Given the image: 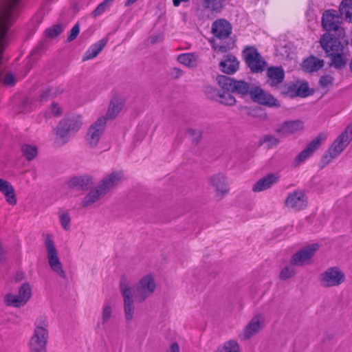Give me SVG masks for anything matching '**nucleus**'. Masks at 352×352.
Instances as JSON below:
<instances>
[{"label":"nucleus","mask_w":352,"mask_h":352,"mask_svg":"<svg viewBox=\"0 0 352 352\" xmlns=\"http://www.w3.org/2000/svg\"><path fill=\"white\" fill-rule=\"evenodd\" d=\"M327 135L324 133L318 134L307 146L311 152L314 153L327 140Z\"/></svg>","instance_id":"nucleus-38"},{"label":"nucleus","mask_w":352,"mask_h":352,"mask_svg":"<svg viewBox=\"0 0 352 352\" xmlns=\"http://www.w3.org/2000/svg\"><path fill=\"white\" fill-rule=\"evenodd\" d=\"M339 12L345 21L352 23V0H342L339 6Z\"/></svg>","instance_id":"nucleus-30"},{"label":"nucleus","mask_w":352,"mask_h":352,"mask_svg":"<svg viewBox=\"0 0 352 352\" xmlns=\"http://www.w3.org/2000/svg\"><path fill=\"white\" fill-rule=\"evenodd\" d=\"M221 89L222 91H219L217 94L215 99L223 104L229 106L234 105L236 103V99L231 94L230 92H232V91H227L222 88Z\"/></svg>","instance_id":"nucleus-33"},{"label":"nucleus","mask_w":352,"mask_h":352,"mask_svg":"<svg viewBox=\"0 0 352 352\" xmlns=\"http://www.w3.org/2000/svg\"><path fill=\"white\" fill-rule=\"evenodd\" d=\"M106 192L102 188H100L98 184L94 188L89 190L87 195L83 197L81 205L83 207H89L99 201Z\"/></svg>","instance_id":"nucleus-21"},{"label":"nucleus","mask_w":352,"mask_h":352,"mask_svg":"<svg viewBox=\"0 0 352 352\" xmlns=\"http://www.w3.org/2000/svg\"><path fill=\"white\" fill-rule=\"evenodd\" d=\"M105 126V118H99L94 124L91 126L86 138L87 143L91 146H94L98 144L104 130Z\"/></svg>","instance_id":"nucleus-15"},{"label":"nucleus","mask_w":352,"mask_h":352,"mask_svg":"<svg viewBox=\"0 0 352 352\" xmlns=\"http://www.w3.org/2000/svg\"><path fill=\"white\" fill-rule=\"evenodd\" d=\"M267 140L269 142L272 141V144H276L278 142V141L276 139L274 138H267Z\"/></svg>","instance_id":"nucleus-55"},{"label":"nucleus","mask_w":352,"mask_h":352,"mask_svg":"<svg viewBox=\"0 0 352 352\" xmlns=\"http://www.w3.org/2000/svg\"><path fill=\"white\" fill-rule=\"evenodd\" d=\"M82 124V121L80 116L69 118L61 120L56 131L57 139L62 142H65L68 138L80 129Z\"/></svg>","instance_id":"nucleus-5"},{"label":"nucleus","mask_w":352,"mask_h":352,"mask_svg":"<svg viewBox=\"0 0 352 352\" xmlns=\"http://www.w3.org/2000/svg\"><path fill=\"white\" fill-rule=\"evenodd\" d=\"M213 50L217 53L226 52L231 50L234 46V43H228L225 44L217 43L215 41H211Z\"/></svg>","instance_id":"nucleus-42"},{"label":"nucleus","mask_w":352,"mask_h":352,"mask_svg":"<svg viewBox=\"0 0 352 352\" xmlns=\"http://www.w3.org/2000/svg\"><path fill=\"white\" fill-rule=\"evenodd\" d=\"M268 77V83L271 86H276L281 82L284 78L285 74L283 69L280 67H271L267 70Z\"/></svg>","instance_id":"nucleus-26"},{"label":"nucleus","mask_w":352,"mask_h":352,"mask_svg":"<svg viewBox=\"0 0 352 352\" xmlns=\"http://www.w3.org/2000/svg\"><path fill=\"white\" fill-rule=\"evenodd\" d=\"M107 40L103 38L93 44L85 52L82 60L85 61L96 57L107 45Z\"/></svg>","instance_id":"nucleus-29"},{"label":"nucleus","mask_w":352,"mask_h":352,"mask_svg":"<svg viewBox=\"0 0 352 352\" xmlns=\"http://www.w3.org/2000/svg\"><path fill=\"white\" fill-rule=\"evenodd\" d=\"M17 79L11 73H6L3 77V84L6 86H13Z\"/></svg>","instance_id":"nucleus-46"},{"label":"nucleus","mask_w":352,"mask_h":352,"mask_svg":"<svg viewBox=\"0 0 352 352\" xmlns=\"http://www.w3.org/2000/svg\"><path fill=\"white\" fill-rule=\"evenodd\" d=\"M138 0H126L125 2V6H129L133 4L134 3H135Z\"/></svg>","instance_id":"nucleus-54"},{"label":"nucleus","mask_w":352,"mask_h":352,"mask_svg":"<svg viewBox=\"0 0 352 352\" xmlns=\"http://www.w3.org/2000/svg\"><path fill=\"white\" fill-rule=\"evenodd\" d=\"M61 28L58 25H56L52 28L48 29L46 32L49 36L55 37L58 36L61 32Z\"/></svg>","instance_id":"nucleus-48"},{"label":"nucleus","mask_w":352,"mask_h":352,"mask_svg":"<svg viewBox=\"0 0 352 352\" xmlns=\"http://www.w3.org/2000/svg\"><path fill=\"white\" fill-rule=\"evenodd\" d=\"M327 135L324 133L318 134L307 146L311 152L314 153L327 140Z\"/></svg>","instance_id":"nucleus-37"},{"label":"nucleus","mask_w":352,"mask_h":352,"mask_svg":"<svg viewBox=\"0 0 352 352\" xmlns=\"http://www.w3.org/2000/svg\"><path fill=\"white\" fill-rule=\"evenodd\" d=\"M124 104L125 100L123 97L120 96H114L110 102L106 116H102V118H105L106 121L107 120H113L118 116L120 112L122 111L124 106Z\"/></svg>","instance_id":"nucleus-20"},{"label":"nucleus","mask_w":352,"mask_h":352,"mask_svg":"<svg viewBox=\"0 0 352 352\" xmlns=\"http://www.w3.org/2000/svg\"><path fill=\"white\" fill-rule=\"evenodd\" d=\"M47 254V259L50 269L60 277H64L65 273L63 268L58 255V251L52 237L47 235L44 241Z\"/></svg>","instance_id":"nucleus-4"},{"label":"nucleus","mask_w":352,"mask_h":352,"mask_svg":"<svg viewBox=\"0 0 352 352\" xmlns=\"http://www.w3.org/2000/svg\"><path fill=\"white\" fill-rule=\"evenodd\" d=\"M55 96L56 94L52 92V91H50L49 92L47 93H44L43 94L41 95V100H43L44 98H45L46 96Z\"/></svg>","instance_id":"nucleus-53"},{"label":"nucleus","mask_w":352,"mask_h":352,"mask_svg":"<svg viewBox=\"0 0 352 352\" xmlns=\"http://www.w3.org/2000/svg\"><path fill=\"white\" fill-rule=\"evenodd\" d=\"M58 218L61 227L64 230H69L71 228V217L70 213L65 209H59L58 212Z\"/></svg>","instance_id":"nucleus-34"},{"label":"nucleus","mask_w":352,"mask_h":352,"mask_svg":"<svg viewBox=\"0 0 352 352\" xmlns=\"http://www.w3.org/2000/svg\"><path fill=\"white\" fill-rule=\"evenodd\" d=\"M113 305L109 302L106 301L102 305L100 313V320L98 323V325L104 327L109 322V320L113 318Z\"/></svg>","instance_id":"nucleus-27"},{"label":"nucleus","mask_w":352,"mask_h":352,"mask_svg":"<svg viewBox=\"0 0 352 352\" xmlns=\"http://www.w3.org/2000/svg\"><path fill=\"white\" fill-rule=\"evenodd\" d=\"M62 112L61 107L56 103H53L51 107V113L54 116H59Z\"/></svg>","instance_id":"nucleus-50"},{"label":"nucleus","mask_w":352,"mask_h":352,"mask_svg":"<svg viewBox=\"0 0 352 352\" xmlns=\"http://www.w3.org/2000/svg\"><path fill=\"white\" fill-rule=\"evenodd\" d=\"M314 153L311 152L307 148H304L295 158L294 163L296 165H299L300 164L305 162L309 157H310Z\"/></svg>","instance_id":"nucleus-44"},{"label":"nucleus","mask_w":352,"mask_h":352,"mask_svg":"<svg viewBox=\"0 0 352 352\" xmlns=\"http://www.w3.org/2000/svg\"><path fill=\"white\" fill-rule=\"evenodd\" d=\"M250 95L252 100L258 104L270 107H278V101L271 94L266 92L260 87H252Z\"/></svg>","instance_id":"nucleus-12"},{"label":"nucleus","mask_w":352,"mask_h":352,"mask_svg":"<svg viewBox=\"0 0 352 352\" xmlns=\"http://www.w3.org/2000/svg\"><path fill=\"white\" fill-rule=\"evenodd\" d=\"M190 0H173V4L175 7L179 6L182 3L189 2Z\"/></svg>","instance_id":"nucleus-51"},{"label":"nucleus","mask_w":352,"mask_h":352,"mask_svg":"<svg viewBox=\"0 0 352 352\" xmlns=\"http://www.w3.org/2000/svg\"><path fill=\"white\" fill-rule=\"evenodd\" d=\"M168 352H179V346L177 343H173Z\"/></svg>","instance_id":"nucleus-52"},{"label":"nucleus","mask_w":352,"mask_h":352,"mask_svg":"<svg viewBox=\"0 0 352 352\" xmlns=\"http://www.w3.org/2000/svg\"><path fill=\"white\" fill-rule=\"evenodd\" d=\"M113 1L114 0H104L100 3L93 12L94 16H97L104 12L108 8H109Z\"/></svg>","instance_id":"nucleus-43"},{"label":"nucleus","mask_w":352,"mask_h":352,"mask_svg":"<svg viewBox=\"0 0 352 352\" xmlns=\"http://www.w3.org/2000/svg\"><path fill=\"white\" fill-rule=\"evenodd\" d=\"M210 182L214 188L215 197L218 199H223L230 191L228 179L223 174H217L212 176L210 178Z\"/></svg>","instance_id":"nucleus-14"},{"label":"nucleus","mask_w":352,"mask_h":352,"mask_svg":"<svg viewBox=\"0 0 352 352\" xmlns=\"http://www.w3.org/2000/svg\"><path fill=\"white\" fill-rule=\"evenodd\" d=\"M352 140V126H348L345 131L333 142L324 160L329 163L332 159L338 157L347 146Z\"/></svg>","instance_id":"nucleus-7"},{"label":"nucleus","mask_w":352,"mask_h":352,"mask_svg":"<svg viewBox=\"0 0 352 352\" xmlns=\"http://www.w3.org/2000/svg\"><path fill=\"white\" fill-rule=\"evenodd\" d=\"M295 274V268L293 265H289L285 266L280 272V278L281 279H287L293 276Z\"/></svg>","instance_id":"nucleus-45"},{"label":"nucleus","mask_w":352,"mask_h":352,"mask_svg":"<svg viewBox=\"0 0 352 352\" xmlns=\"http://www.w3.org/2000/svg\"><path fill=\"white\" fill-rule=\"evenodd\" d=\"M17 294L23 305H25L31 299L32 296V288L30 283L28 282L23 283L19 287Z\"/></svg>","instance_id":"nucleus-32"},{"label":"nucleus","mask_w":352,"mask_h":352,"mask_svg":"<svg viewBox=\"0 0 352 352\" xmlns=\"http://www.w3.org/2000/svg\"><path fill=\"white\" fill-rule=\"evenodd\" d=\"M327 135L324 133L318 134L307 146L311 152L314 153L327 140Z\"/></svg>","instance_id":"nucleus-36"},{"label":"nucleus","mask_w":352,"mask_h":352,"mask_svg":"<svg viewBox=\"0 0 352 352\" xmlns=\"http://www.w3.org/2000/svg\"><path fill=\"white\" fill-rule=\"evenodd\" d=\"M313 92L314 91L309 87L307 82L299 81L290 87L288 94L292 97H307L312 94Z\"/></svg>","instance_id":"nucleus-24"},{"label":"nucleus","mask_w":352,"mask_h":352,"mask_svg":"<svg viewBox=\"0 0 352 352\" xmlns=\"http://www.w3.org/2000/svg\"><path fill=\"white\" fill-rule=\"evenodd\" d=\"M123 178L124 175L122 171H113L103 177L98 184L107 194L110 190L120 184Z\"/></svg>","instance_id":"nucleus-19"},{"label":"nucleus","mask_w":352,"mask_h":352,"mask_svg":"<svg viewBox=\"0 0 352 352\" xmlns=\"http://www.w3.org/2000/svg\"><path fill=\"white\" fill-rule=\"evenodd\" d=\"M265 326V317L263 315L254 316L239 334L241 340H248L256 335Z\"/></svg>","instance_id":"nucleus-11"},{"label":"nucleus","mask_w":352,"mask_h":352,"mask_svg":"<svg viewBox=\"0 0 352 352\" xmlns=\"http://www.w3.org/2000/svg\"><path fill=\"white\" fill-rule=\"evenodd\" d=\"M217 352H239V346L236 341L230 340L219 346Z\"/></svg>","instance_id":"nucleus-41"},{"label":"nucleus","mask_w":352,"mask_h":352,"mask_svg":"<svg viewBox=\"0 0 352 352\" xmlns=\"http://www.w3.org/2000/svg\"><path fill=\"white\" fill-rule=\"evenodd\" d=\"M320 43L336 67L340 68L345 65L346 56L344 52V45L338 38L331 34L325 33L320 38Z\"/></svg>","instance_id":"nucleus-3"},{"label":"nucleus","mask_w":352,"mask_h":352,"mask_svg":"<svg viewBox=\"0 0 352 352\" xmlns=\"http://www.w3.org/2000/svg\"><path fill=\"white\" fill-rule=\"evenodd\" d=\"M0 193L3 196L6 203L12 206L17 204V196L13 185L8 180L0 177Z\"/></svg>","instance_id":"nucleus-17"},{"label":"nucleus","mask_w":352,"mask_h":352,"mask_svg":"<svg viewBox=\"0 0 352 352\" xmlns=\"http://www.w3.org/2000/svg\"><path fill=\"white\" fill-rule=\"evenodd\" d=\"M219 67L223 73L232 74L239 69V62L234 56L229 54L220 62Z\"/></svg>","instance_id":"nucleus-25"},{"label":"nucleus","mask_w":352,"mask_h":352,"mask_svg":"<svg viewBox=\"0 0 352 352\" xmlns=\"http://www.w3.org/2000/svg\"><path fill=\"white\" fill-rule=\"evenodd\" d=\"M279 175L276 173H270L258 180L253 186L254 192H261L271 188L279 179Z\"/></svg>","instance_id":"nucleus-23"},{"label":"nucleus","mask_w":352,"mask_h":352,"mask_svg":"<svg viewBox=\"0 0 352 352\" xmlns=\"http://www.w3.org/2000/svg\"><path fill=\"white\" fill-rule=\"evenodd\" d=\"M333 78L329 75L323 76L320 79V85L324 88H327L331 86Z\"/></svg>","instance_id":"nucleus-47"},{"label":"nucleus","mask_w":352,"mask_h":352,"mask_svg":"<svg viewBox=\"0 0 352 352\" xmlns=\"http://www.w3.org/2000/svg\"><path fill=\"white\" fill-rule=\"evenodd\" d=\"M346 280L344 271L338 266L327 268L319 276V282L324 287H333L342 285Z\"/></svg>","instance_id":"nucleus-6"},{"label":"nucleus","mask_w":352,"mask_h":352,"mask_svg":"<svg viewBox=\"0 0 352 352\" xmlns=\"http://www.w3.org/2000/svg\"><path fill=\"white\" fill-rule=\"evenodd\" d=\"M319 248L320 245L317 243L309 244L293 255L292 262L296 265L309 264Z\"/></svg>","instance_id":"nucleus-10"},{"label":"nucleus","mask_w":352,"mask_h":352,"mask_svg":"<svg viewBox=\"0 0 352 352\" xmlns=\"http://www.w3.org/2000/svg\"><path fill=\"white\" fill-rule=\"evenodd\" d=\"M48 319L38 316L34 320L32 334L28 341L30 352H47L49 340Z\"/></svg>","instance_id":"nucleus-2"},{"label":"nucleus","mask_w":352,"mask_h":352,"mask_svg":"<svg viewBox=\"0 0 352 352\" xmlns=\"http://www.w3.org/2000/svg\"><path fill=\"white\" fill-rule=\"evenodd\" d=\"M218 83L221 88L227 91H232L241 95L250 93L249 85L242 80H234L229 77L221 76L218 78Z\"/></svg>","instance_id":"nucleus-9"},{"label":"nucleus","mask_w":352,"mask_h":352,"mask_svg":"<svg viewBox=\"0 0 352 352\" xmlns=\"http://www.w3.org/2000/svg\"><path fill=\"white\" fill-rule=\"evenodd\" d=\"M156 289L155 276L151 273L146 274L140 278L136 285L135 296L129 281L126 278L121 280L120 289L123 298L124 314L126 321L132 320L135 316L134 298L138 302H143L151 296Z\"/></svg>","instance_id":"nucleus-1"},{"label":"nucleus","mask_w":352,"mask_h":352,"mask_svg":"<svg viewBox=\"0 0 352 352\" xmlns=\"http://www.w3.org/2000/svg\"><path fill=\"white\" fill-rule=\"evenodd\" d=\"M304 129V122L301 120L286 121L276 127V132L281 136H287L301 131Z\"/></svg>","instance_id":"nucleus-16"},{"label":"nucleus","mask_w":352,"mask_h":352,"mask_svg":"<svg viewBox=\"0 0 352 352\" xmlns=\"http://www.w3.org/2000/svg\"><path fill=\"white\" fill-rule=\"evenodd\" d=\"M243 58L253 72H262L265 66V61L263 59L257 50L252 47H246L243 52Z\"/></svg>","instance_id":"nucleus-8"},{"label":"nucleus","mask_w":352,"mask_h":352,"mask_svg":"<svg viewBox=\"0 0 352 352\" xmlns=\"http://www.w3.org/2000/svg\"><path fill=\"white\" fill-rule=\"evenodd\" d=\"M204 7L212 12H219L224 8L225 0H202Z\"/></svg>","instance_id":"nucleus-35"},{"label":"nucleus","mask_w":352,"mask_h":352,"mask_svg":"<svg viewBox=\"0 0 352 352\" xmlns=\"http://www.w3.org/2000/svg\"><path fill=\"white\" fill-rule=\"evenodd\" d=\"M177 60L179 63L186 67H195L199 63V58L195 54L185 53L178 56Z\"/></svg>","instance_id":"nucleus-31"},{"label":"nucleus","mask_w":352,"mask_h":352,"mask_svg":"<svg viewBox=\"0 0 352 352\" xmlns=\"http://www.w3.org/2000/svg\"><path fill=\"white\" fill-rule=\"evenodd\" d=\"M79 32H80V29H79L78 25H74L71 30L70 34L68 37V40L71 41H73L74 39H75L76 37L79 34Z\"/></svg>","instance_id":"nucleus-49"},{"label":"nucleus","mask_w":352,"mask_h":352,"mask_svg":"<svg viewBox=\"0 0 352 352\" xmlns=\"http://www.w3.org/2000/svg\"><path fill=\"white\" fill-rule=\"evenodd\" d=\"M324 65L322 60L310 56L306 58L302 63V68L304 71L307 72H314L319 70Z\"/></svg>","instance_id":"nucleus-28"},{"label":"nucleus","mask_w":352,"mask_h":352,"mask_svg":"<svg viewBox=\"0 0 352 352\" xmlns=\"http://www.w3.org/2000/svg\"><path fill=\"white\" fill-rule=\"evenodd\" d=\"M3 300L5 304L8 306L13 307H21L24 306L17 294H15L9 292L4 296Z\"/></svg>","instance_id":"nucleus-39"},{"label":"nucleus","mask_w":352,"mask_h":352,"mask_svg":"<svg viewBox=\"0 0 352 352\" xmlns=\"http://www.w3.org/2000/svg\"><path fill=\"white\" fill-rule=\"evenodd\" d=\"M307 203V197L302 190H296L290 192L285 200V206L294 210L305 209Z\"/></svg>","instance_id":"nucleus-13"},{"label":"nucleus","mask_w":352,"mask_h":352,"mask_svg":"<svg viewBox=\"0 0 352 352\" xmlns=\"http://www.w3.org/2000/svg\"><path fill=\"white\" fill-rule=\"evenodd\" d=\"M230 24L224 19H218L212 23V34L219 39L227 38L231 33Z\"/></svg>","instance_id":"nucleus-22"},{"label":"nucleus","mask_w":352,"mask_h":352,"mask_svg":"<svg viewBox=\"0 0 352 352\" xmlns=\"http://www.w3.org/2000/svg\"><path fill=\"white\" fill-rule=\"evenodd\" d=\"M342 18L336 10H328L323 13L322 24L327 31L336 30L341 23Z\"/></svg>","instance_id":"nucleus-18"},{"label":"nucleus","mask_w":352,"mask_h":352,"mask_svg":"<svg viewBox=\"0 0 352 352\" xmlns=\"http://www.w3.org/2000/svg\"><path fill=\"white\" fill-rule=\"evenodd\" d=\"M21 151L23 156L29 161L36 157L38 148L33 144H24L21 147Z\"/></svg>","instance_id":"nucleus-40"}]
</instances>
